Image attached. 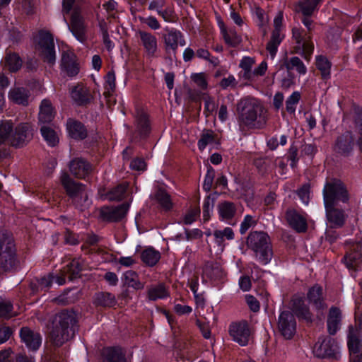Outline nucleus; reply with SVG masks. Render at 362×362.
<instances>
[{
    "label": "nucleus",
    "mask_w": 362,
    "mask_h": 362,
    "mask_svg": "<svg viewBox=\"0 0 362 362\" xmlns=\"http://www.w3.org/2000/svg\"><path fill=\"white\" fill-rule=\"evenodd\" d=\"M77 317L72 310L64 309L54 315L48 320L47 339L55 348L62 346L75 336Z\"/></svg>",
    "instance_id": "obj_1"
},
{
    "label": "nucleus",
    "mask_w": 362,
    "mask_h": 362,
    "mask_svg": "<svg viewBox=\"0 0 362 362\" xmlns=\"http://www.w3.org/2000/svg\"><path fill=\"white\" fill-rule=\"evenodd\" d=\"M33 138V129L29 123H21L14 127L12 120H0V158L11 154V147L21 148Z\"/></svg>",
    "instance_id": "obj_2"
},
{
    "label": "nucleus",
    "mask_w": 362,
    "mask_h": 362,
    "mask_svg": "<svg viewBox=\"0 0 362 362\" xmlns=\"http://www.w3.org/2000/svg\"><path fill=\"white\" fill-rule=\"evenodd\" d=\"M240 126L261 128L265 124V110L260 103L254 98H245L237 104Z\"/></svg>",
    "instance_id": "obj_3"
},
{
    "label": "nucleus",
    "mask_w": 362,
    "mask_h": 362,
    "mask_svg": "<svg viewBox=\"0 0 362 362\" xmlns=\"http://www.w3.org/2000/svg\"><path fill=\"white\" fill-rule=\"evenodd\" d=\"M247 247L255 252L259 261L267 264L272 259L273 252L269 235L262 231H252L247 238Z\"/></svg>",
    "instance_id": "obj_4"
},
{
    "label": "nucleus",
    "mask_w": 362,
    "mask_h": 362,
    "mask_svg": "<svg viewBox=\"0 0 362 362\" xmlns=\"http://www.w3.org/2000/svg\"><path fill=\"white\" fill-rule=\"evenodd\" d=\"M19 266L16 248L11 234L0 236V269L4 272L15 271Z\"/></svg>",
    "instance_id": "obj_5"
},
{
    "label": "nucleus",
    "mask_w": 362,
    "mask_h": 362,
    "mask_svg": "<svg viewBox=\"0 0 362 362\" xmlns=\"http://www.w3.org/2000/svg\"><path fill=\"white\" fill-rule=\"evenodd\" d=\"M323 199L325 204H337L339 202L346 203L349 199V194L341 180L329 178L323 189Z\"/></svg>",
    "instance_id": "obj_6"
},
{
    "label": "nucleus",
    "mask_w": 362,
    "mask_h": 362,
    "mask_svg": "<svg viewBox=\"0 0 362 362\" xmlns=\"http://www.w3.org/2000/svg\"><path fill=\"white\" fill-rule=\"evenodd\" d=\"M60 180L66 195L76 207L87 201L88 194L86 192V186L85 185L74 180L67 173H64L61 175Z\"/></svg>",
    "instance_id": "obj_7"
},
{
    "label": "nucleus",
    "mask_w": 362,
    "mask_h": 362,
    "mask_svg": "<svg viewBox=\"0 0 362 362\" xmlns=\"http://www.w3.org/2000/svg\"><path fill=\"white\" fill-rule=\"evenodd\" d=\"M35 49L39 51L44 62L53 65L56 61L54 42L52 35L46 30H40L35 37Z\"/></svg>",
    "instance_id": "obj_8"
},
{
    "label": "nucleus",
    "mask_w": 362,
    "mask_h": 362,
    "mask_svg": "<svg viewBox=\"0 0 362 362\" xmlns=\"http://www.w3.org/2000/svg\"><path fill=\"white\" fill-rule=\"evenodd\" d=\"M292 36L296 44L294 52L301 54L306 61L310 62L314 49L311 33L300 28H293Z\"/></svg>",
    "instance_id": "obj_9"
},
{
    "label": "nucleus",
    "mask_w": 362,
    "mask_h": 362,
    "mask_svg": "<svg viewBox=\"0 0 362 362\" xmlns=\"http://www.w3.org/2000/svg\"><path fill=\"white\" fill-rule=\"evenodd\" d=\"M313 351L317 358H334L338 351L337 343L329 336L320 337L315 344Z\"/></svg>",
    "instance_id": "obj_10"
},
{
    "label": "nucleus",
    "mask_w": 362,
    "mask_h": 362,
    "mask_svg": "<svg viewBox=\"0 0 362 362\" xmlns=\"http://www.w3.org/2000/svg\"><path fill=\"white\" fill-rule=\"evenodd\" d=\"M68 26L69 30L78 41L84 42L87 40L86 25L79 6H74Z\"/></svg>",
    "instance_id": "obj_11"
},
{
    "label": "nucleus",
    "mask_w": 362,
    "mask_h": 362,
    "mask_svg": "<svg viewBox=\"0 0 362 362\" xmlns=\"http://www.w3.org/2000/svg\"><path fill=\"white\" fill-rule=\"evenodd\" d=\"M228 332L232 339L240 346L248 344L251 329L246 320L232 322L229 326Z\"/></svg>",
    "instance_id": "obj_12"
},
{
    "label": "nucleus",
    "mask_w": 362,
    "mask_h": 362,
    "mask_svg": "<svg viewBox=\"0 0 362 362\" xmlns=\"http://www.w3.org/2000/svg\"><path fill=\"white\" fill-rule=\"evenodd\" d=\"M278 329L286 339H291L296 332V321L293 314L289 311L281 313L278 320Z\"/></svg>",
    "instance_id": "obj_13"
},
{
    "label": "nucleus",
    "mask_w": 362,
    "mask_h": 362,
    "mask_svg": "<svg viewBox=\"0 0 362 362\" xmlns=\"http://www.w3.org/2000/svg\"><path fill=\"white\" fill-rule=\"evenodd\" d=\"M355 146L353 134L351 132H345L335 140L333 150L337 155L347 157L351 155Z\"/></svg>",
    "instance_id": "obj_14"
},
{
    "label": "nucleus",
    "mask_w": 362,
    "mask_h": 362,
    "mask_svg": "<svg viewBox=\"0 0 362 362\" xmlns=\"http://www.w3.org/2000/svg\"><path fill=\"white\" fill-rule=\"evenodd\" d=\"M285 218L289 226L297 233H305L308 230L306 214L300 213L293 208H288L285 213Z\"/></svg>",
    "instance_id": "obj_15"
},
{
    "label": "nucleus",
    "mask_w": 362,
    "mask_h": 362,
    "mask_svg": "<svg viewBox=\"0 0 362 362\" xmlns=\"http://www.w3.org/2000/svg\"><path fill=\"white\" fill-rule=\"evenodd\" d=\"M129 208L128 203H123L117 206H105L100 211V216L103 221L118 222L124 218Z\"/></svg>",
    "instance_id": "obj_16"
},
{
    "label": "nucleus",
    "mask_w": 362,
    "mask_h": 362,
    "mask_svg": "<svg viewBox=\"0 0 362 362\" xmlns=\"http://www.w3.org/2000/svg\"><path fill=\"white\" fill-rule=\"evenodd\" d=\"M167 33L163 35L165 49L167 53L173 52L176 56L178 45L185 46L186 42L182 33L175 29L166 30Z\"/></svg>",
    "instance_id": "obj_17"
},
{
    "label": "nucleus",
    "mask_w": 362,
    "mask_h": 362,
    "mask_svg": "<svg viewBox=\"0 0 362 362\" xmlns=\"http://www.w3.org/2000/svg\"><path fill=\"white\" fill-rule=\"evenodd\" d=\"M20 338L22 342L25 344L26 347L32 351H35L39 349L42 344V336L29 327H23L19 332Z\"/></svg>",
    "instance_id": "obj_18"
},
{
    "label": "nucleus",
    "mask_w": 362,
    "mask_h": 362,
    "mask_svg": "<svg viewBox=\"0 0 362 362\" xmlns=\"http://www.w3.org/2000/svg\"><path fill=\"white\" fill-rule=\"evenodd\" d=\"M136 132L141 139H146L151 133V124L147 113L137 107L135 111Z\"/></svg>",
    "instance_id": "obj_19"
},
{
    "label": "nucleus",
    "mask_w": 362,
    "mask_h": 362,
    "mask_svg": "<svg viewBox=\"0 0 362 362\" xmlns=\"http://www.w3.org/2000/svg\"><path fill=\"white\" fill-rule=\"evenodd\" d=\"M70 173L76 178L84 179L92 171V165L86 159L75 158L69 162Z\"/></svg>",
    "instance_id": "obj_20"
},
{
    "label": "nucleus",
    "mask_w": 362,
    "mask_h": 362,
    "mask_svg": "<svg viewBox=\"0 0 362 362\" xmlns=\"http://www.w3.org/2000/svg\"><path fill=\"white\" fill-rule=\"evenodd\" d=\"M61 66L67 76L73 77L79 72V64L74 53L71 52H63L61 59Z\"/></svg>",
    "instance_id": "obj_21"
},
{
    "label": "nucleus",
    "mask_w": 362,
    "mask_h": 362,
    "mask_svg": "<svg viewBox=\"0 0 362 362\" xmlns=\"http://www.w3.org/2000/svg\"><path fill=\"white\" fill-rule=\"evenodd\" d=\"M337 204H325L327 221L334 227L341 228L345 223L346 215L344 210L336 207Z\"/></svg>",
    "instance_id": "obj_22"
},
{
    "label": "nucleus",
    "mask_w": 362,
    "mask_h": 362,
    "mask_svg": "<svg viewBox=\"0 0 362 362\" xmlns=\"http://www.w3.org/2000/svg\"><path fill=\"white\" fill-rule=\"evenodd\" d=\"M71 96L73 100L79 106H86L91 103L93 100V96L89 89L79 84L72 88Z\"/></svg>",
    "instance_id": "obj_23"
},
{
    "label": "nucleus",
    "mask_w": 362,
    "mask_h": 362,
    "mask_svg": "<svg viewBox=\"0 0 362 362\" xmlns=\"http://www.w3.org/2000/svg\"><path fill=\"white\" fill-rule=\"evenodd\" d=\"M307 298L309 303L317 310H324L327 307L323 297L322 287L318 284L314 285L308 290Z\"/></svg>",
    "instance_id": "obj_24"
},
{
    "label": "nucleus",
    "mask_w": 362,
    "mask_h": 362,
    "mask_svg": "<svg viewBox=\"0 0 362 362\" xmlns=\"http://www.w3.org/2000/svg\"><path fill=\"white\" fill-rule=\"evenodd\" d=\"M291 308L294 314L298 317L307 322L312 321V313L309 308L305 304L303 297L295 296L291 300Z\"/></svg>",
    "instance_id": "obj_25"
},
{
    "label": "nucleus",
    "mask_w": 362,
    "mask_h": 362,
    "mask_svg": "<svg viewBox=\"0 0 362 362\" xmlns=\"http://www.w3.org/2000/svg\"><path fill=\"white\" fill-rule=\"evenodd\" d=\"M69 136L76 140H83L87 136V129L81 122L69 118L66 122Z\"/></svg>",
    "instance_id": "obj_26"
},
{
    "label": "nucleus",
    "mask_w": 362,
    "mask_h": 362,
    "mask_svg": "<svg viewBox=\"0 0 362 362\" xmlns=\"http://www.w3.org/2000/svg\"><path fill=\"white\" fill-rule=\"evenodd\" d=\"M341 312L337 307H331L327 316V325L329 334L334 335L340 327Z\"/></svg>",
    "instance_id": "obj_27"
},
{
    "label": "nucleus",
    "mask_w": 362,
    "mask_h": 362,
    "mask_svg": "<svg viewBox=\"0 0 362 362\" xmlns=\"http://www.w3.org/2000/svg\"><path fill=\"white\" fill-rule=\"evenodd\" d=\"M141 42L149 57L154 56L157 51V39L156 36L150 33L140 30L139 32Z\"/></svg>",
    "instance_id": "obj_28"
},
{
    "label": "nucleus",
    "mask_w": 362,
    "mask_h": 362,
    "mask_svg": "<svg viewBox=\"0 0 362 362\" xmlns=\"http://www.w3.org/2000/svg\"><path fill=\"white\" fill-rule=\"evenodd\" d=\"M54 117V113L51 102L49 100H43L40 107L38 115L39 122L42 125L49 124Z\"/></svg>",
    "instance_id": "obj_29"
},
{
    "label": "nucleus",
    "mask_w": 362,
    "mask_h": 362,
    "mask_svg": "<svg viewBox=\"0 0 362 362\" xmlns=\"http://www.w3.org/2000/svg\"><path fill=\"white\" fill-rule=\"evenodd\" d=\"M8 97L13 103L27 106L28 105L30 91L25 88L15 87L10 90Z\"/></svg>",
    "instance_id": "obj_30"
},
{
    "label": "nucleus",
    "mask_w": 362,
    "mask_h": 362,
    "mask_svg": "<svg viewBox=\"0 0 362 362\" xmlns=\"http://www.w3.org/2000/svg\"><path fill=\"white\" fill-rule=\"evenodd\" d=\"M361 346V339L359 331L353 326L349 327L348 330V347L351 354H358Z\"/></svg>",
    "instance_id": "obj_31"
},
{
    "label": "nucleus",
    "mask_w": 362,
    "mask_h": 362,
    "mask_svg": "<svg viewBox=\"0 0 362 362\" xmlns=\"http://www.w3.org/2000/svg\"><path fill=\"white\" fill-rule=\"evenodd\" d=\"M236 205L229 201L220 202L218 205L219 216L223 221H229L232 220L236 214Z\"/></svg>",
    "instance_id": "obj_32"
},
{
    "label": "nucleus",
    "mask_w": 362,
    "mask_h": 362,
    "mask_svg": "<svg viewBox=\"0 0 362 362\" xmlns=\"http://www.w3.org/2000/svg\"><path fill=\"white\" fill-rule=\"evenodd\" d=\"M103 362H127L125 354L120 348L107 347L103 351Z\"/></svg>",
    "instance_id": "obj_33"
},
{
    "label": "nucleus",
    "mask_w": 362,
    "mask_h": 362,
    "mask_svg": "<svg viewBox=\"0 0 362 362\" xmlns=\"http://www.w3.org/2000/svg\"><path fill=\"white\" fill-rule=\"evenodd\" d=\"M281 67H285L288 73L293 70H296L300 75H304L307 72L305 65L298 57L286 58L281 65Z\"/></svg>",
    "instance_id": "obj_34"
},
{
    "label": "nucleus",
    "mask_w": 362,
    "mask_h": 362,
    "mask_svg": "<svg viewBox=\"0 0 362 362\" xmlns=\"http://www.w3.org/2000/svg\"><path fill=\"white\" fill-rule=\"evenodd\" d=\"M82 264L79 259H74L62 269V274H66L69 281H73L81 276Z\"/></svg>",
    "instance_id": "obj_35"
},
{
    "label": "nucleus",
    "mask_w": 362,
    "mask_h": 362,
    "mask_svg": "<svg viewBox=\"0 0 362 362\" xmlns=\"http://www.w3.org/2000/svg\"><path fill=\"white\" fill-rule=\"evenodd\" d=\"M93 303L96 306L113 307L117 304L114 294L109 292H99L95 295Z\"/></svg>",
    "instance_id": "obj_36"
},
{
    "label": "nucleus",
    "mask_w": 362,
    "mask_h": 362,
    "mask_svg": "<svg viewBox=\"0 0 362 362\" xmlns=\"http://www.w3.org/2000/svg\"><path fill=\"white\" fill-rule=\"evenodd\" d=\"M221 32L226 44H227L229 47H236L241 43L242 38L237 34L235 30H227L223 24L221 27Z\"/></svg>",
    "instance_id": "obj_37"
},
{
    "label": "nucleus",
    "mask_w": 362,
    "mask_h": 362,
    "mask_svg": "<svg viewBox=\"0 0 362 362\" xmlns=\"http://www.w3.org/2000/svg\"><path fill=\"white\" fill-rule=\"evenodd\" d=\"M169 296V292L163 283L153 285L148 288V298L150 300H156Z\"/></svg>",
    "instance_id": "obj_38"
},
{
    "label": "nucleus",
    "mask_w": 362,
    "mask_h": 362,
    "mask_svg": "<svg viewBox=\"0 0 362 362\" xmlns=\"http://www.w3.org/2000/svg\"><path fill=\"white\" fill-rule=\"evenodd\" d=\"M356 244L353 245L352 250L344 257L345 264L349 269H356L361 262L362 251L355 249Z\"/></svg>",
    "instance_id": "obj_39"
},
{
    "label": "nucleus",
    "mask_w": 362,
    "mask_h": 362,
    "mask_svg": "<svg viewBox=\"0 0 362 362\" xmlns=\"http://www.w3.org/2000/svg\"><path fill=\"white\" fill-rule=\"evenodd\" d=\"M4 64L10 71L16 72L21 67L22 59L18 54L9 52L6 54Z\"/></svg>",
    "instance_id": "obj_40"
},
{
    "label": "nucleus",
    "mask_w": 362,
    "mask_h": 362,
    "mask_svg": "<svg viewBox=\"0 0 362 362\" xmlns=\"http://www.w3.org/2000/svg\"><path fill=\"white\" fill-rule=\"evenodd\" d=\"M141 258L144 264L149 267H153L159 261L160 254L153 248L149 247L141 252Z\"/></svg>",
    "instance_id": "obj_41"
},
{
    "label": "nucleus",
    "mask_w": 362,
    "mask_h": 362,
    "mask_svg": "<svg viewBox=\"0 0 362 362\" xmlns=\"http://www.w3.org/2000/svg\"><path fill=\"white\" fill-rule=\"evenodd\" d=\"M322 0H303L298 4L296 11L303 16L312 15L318 4Z\"/></svg>",
    "instance_id": "obj_42"
},
{
    "label": "nucleus",
    "mask_w": 362,
    "mask_h": 362,
    "mask_svg": "<svg viewBox=\"0 0 362 362\" xmlns=\"http://www.w3.org/2000/svg\"><path fill=\"white\" fill-rule=\"evenodd\" d=\"M153 197L163 209L168 211L172 209L173 203L170 197L165 190L159 188L154 194Z\"/></svg>",
    "instance_id": "obj_43"
},
{
    "label": "nucleus",
    "mask_w": 362,
    "mask_h": 362,
    "mask_svg": "<svg viewBox=\"0 0 362 362\" xmlns=\"http://www.w3.org/2000/svg\"><path fill=\"white\" fill-rule=\"evenodd\" d=\"M281 40L282 37L281 36V33H279L278 29H274L272 33L271 38L266 47L267 50L269 52L272 57H274L276 55L278 46L280 45Z\"/></svg>",
    "instance_id": "obj_44"
},
{
    "label": "nucleus",
    "mask_w": 362,
    "mask_h": 362,
    "mask_svg": "<svg viewBox=\"0 0 362 362\" xmlns=\"http://www.w3.org/2000/svg\"><path fill=\"white\" fill-rule=\"evenodd\" d=\"M124 284L129 287H132L136 290L144 288V284L139 281L136 272L132 270L127 271L124 274Z\"/></svg>",
    "instance_id": "obj_45"
},
{
    "label": "nucleus",
    "mask_w": 362,
    "mask_h": 362,
    "mask_svg": "<svg viewBox=\"0 0 362 362\" xmlns=\"http://www.w3.org/2000/svg\"><path fill=\"white\" fill-rule=\"evenodd\" d=\"M255 61L253 58L250 57H245L242 59L240 63V66L242 68L243 72L241 76L248 81H252V67L255 64Z\"/></svg>",
    "instance_id": "obj_46"
},
{
    "label": "nucleus",
    "mask_w": 362,
    "mask_h": 362,
    "mask_svg": "<svg viewBox=\"0 0 362 362\" xmlns=\"http://www.w3.org/2000/svg\"><path fill=\"white\" fill-rule=\"evenodd\" d=\"M40 132L44 139L51 146H56L59 142L58 136L55 131L48 125H42Z\"/></svg>",
    "instance_id": "obj_47"
},
{
    "label": "nucleus",
    "mask_w": 362,
    "mask_h": 362,
    "mask_svg": "<svg viewBox=\"0 0 362 362\" xmlns=\"http://www.w3.org/2000/svg\"><path fill=\"white\" fill-rule=\"evenodd\" d=\"M316 66L320 71L322 78L326 79L330 76L331 63L329 61L322 55L317 56L316 58Z\"/></svg>",
    "instance_id": "obj_48"
},
{
    "label": "nucleus",
    "mask_w": 362,
    "mask_h": 362,
    "mask_svg": "<svg viewBox=\"0 0 362 362\" xmlns=\"http://www.w3.org/2000/svg\"><path fill=\"white\" fill-rule=\"evenodd\" d=\"M127 188V182H123L118 185L117 187H114L107 194L108 199L111 201H119L122 199Z\"/></svg>",
    "instance_id": "obj_49"
},
{
    "label": "nucleus",
    "mask_w": 362,
    "mask_h": 362,
    "mask_svg": "<svg viewBox=\"0 0 362 362\" xmlns=\"http://www.w3.org/2000/svg\"><path fill=\"white\" fill-rule=\"evenodd\" d=\"M206 275L211 279H217L223 276V271L220 265L217 263H208L206 264L204 269Z\"/></svg>",
    "instance_id": "obj_50"
},
{
    "label": "nucleus",
    "mask_w": 362,
    "mask_h": 362,
    "mask_svg": "<svg viewBox=\"0 0 362 362\" xmlns=\"http://www.w3.org/2000/svg\"><path fill=\"white\" fill-rule=\"evenodd\" d=\"M13 305L9 300H0V317L9 319L14 315L13 313Z\"/></svg>",
    "instance_id": "obj_51"
},
{
    "label": "nucleus",
    "mask_w": 362,
    "mask_h": 362,
    "mask_svg": "<svg viewBox=\"0 0 362 362\" xmlns=\"http://www.w3.org/2000/svg\"><path fill=\"white\" fill-rule=\"evenodd\" d=\"M214 235L216 242L221 244L223 242L224 238L227 240H232L234 238V233L231 228L226 227L223 230H216L214 232Z\"/></svg>",
    "instance_id": "obj_52"
},
{
    "label": "nucleus",
    "mask_w": 362,
    "mask_h": 362,
    "mask_svg": "<svg viewBox=\"0 0 362 362\" xmlns=\"http://www.w3.org/2000/svg\"><path fill=\"white\" fill-rule=\"evenodd\" d=\"M214 141V135L212 131H206L204 132L202 136L200 139L198 141V146L199 150L202 151L204 150L206 146L209 144H212Z\"/></svg>",
    "instance_id": "obj_53"
},
{
    "label": "nucleus",
    "mask_w": 362,
    "mask_h": 362,
    "mask_svg": "<svg viewBox=\"0 0 362 362\" xmlns=\"http://www.w3.org/2000/svg\"><path fill=\"white\" fill-rule=\"evenodd\" d=\"M300 94L298 92H293L286 101V108L288 112L293 113L296 110L295 105L299 102Z\"/></svg>",
    "instance_id": "obj_54"
},
{
    "label": "nucleus",
    "mask_w": 362,
    "mask_h": 362,
    "mask_svg": "<svg viewBox=\"0 0 362 362\" xmlns=\"http://www.w3.org/2000/svg\"><path fill=\"white\" fill-rule=\"evenodd\" d=\"M215 177L214 169L209 166L207 169V173L204 178L203 189L206 192H209L212 187V184Z\"/></svg>",
    "instance_id": "obj_55"
},
{
    "label": "nucleus",
    "mask_w": 362,
    "mask_h": 362,
    "mask_svg": "<svg viewBox=\"0 0 362 362\" xmlns=\"http://www.w3.org/2000/svg\"><path fill=\"white\" fill-rule=\"evenodd\" d=\"M214 200L211 199L210 196H207L203 204V219L204 222H206L210 218V211L214 207Z\"/></svg>",
    "instance_id": "obj_56"
},
{
    "label": "nucleus",
    "mask_w": 362,
    "mask_h": 362,
    "mask_svg": "<svg viewBox=\"0 0 362 362\" xmlns=\"http://www.w3.org/2000/svg\"><path fill=\"white\" fill-rule=\"evenodd\" d=\"M254 165L257 168L259 173L264 175L269 165V160L267 158H257L254 160Z\"/></svg>",
    "instance_id": "obj_57"
},
{
    "label": "nucleus",
    "mask_w": 362,
    "mask_h": 362,
    "mask_svg": "<svg viewBox=\"0 0 362 362\" xmlns=\"http://www.w3.org/2000/svg\"><path fill=\"white\" fill-rule=\"evenodd\" d=\"M192 81L199 86L200 88L205 90L207 88V81L206 79V75L204 73L194 74L192 75Z\"/></svg>",
    "instance_id": "obj_58"
},
{
    "label": "nucleus",
    "mask_w": 362,
    "mask_h": 362,
    "mask_svg": "<svg viewBox=\"0 0 362 362\" xmlns=\"http://www.w3.org/2000/svg\"><path fill=\"white\" fill-rule=\"evenodd\" d=\"M296 193L303 203L308 204L310 199V185H303L296 191Z\"/></svg>",
    "instance_id": "obj_59"
},
{
    "label": "nucleus",
    "mask_w": 362,
    "mask_h": 362,
    "mask_svg": "<svg viewBox=\"0 0 362 362\" xmlns=\"http://www.w3.org/2000/svg\"><path fill=\"white\" fill-rule=\"evenodd\" d=\"M158 14L165 21L173 22L174 21V10L170 6L164 7L158 11Z\"/></svg>",
    "instance_id": "obj_60"
},
{
    "label": "nucleus",
    "mask_w": 362,
    "mask_h": 362,
    "mask_svg": "<svg viewBox=\"0 0 362 362\" xmlns=\"http://www.w3.org/2000/svg\"><path fill=\"white\" fill-rule=\"evenodd\" d=\"M38 281L37 286L41 288V291L46 292L52 284V276L49 274L40 279H36Z\"/></svg>",
    "instance_id": "obj_61"
},
{
    "label": "nucleus",
    "mask_w": 362,
    "mask_h": 362,
    "mask_svg": "<svg viewBox=\"0 0 362 362\" xmlns=\"http://www.w3.org/2000/svg\"><path fill=\"white\" fill-rule=\"evenodd\" d=\"M13 333L12 328L8 326H0V344L8 341Z\"/></svg>",
    "instance_id": "obj_62"
},
{
    "label": "nucleus",
    "mask_w": 362,
    "mask_h": 362,
    "mask_svg": "<svg viewBox=\"0 0 362 362\" xmlns=\"http://www.w3.org/2000/svg\"><path fill=\"white\" fill-rule=\"evenodd\" d=\"M256 222L253 220V218L250 215H247L245 216L244 220L241 223L240 232L241 234H245L246 231L252 226L255 225Z\"/></svg>",
    "instance_id": "obj_63"
},
{
    "label": "nucleus",
    "mask_w": 362,
    "mask_h": 362,
    "mask_svg": "<svg viewBox=\"0 0 362 362\" xmlns=\"http://www.w3.org/2000/svg\"><path fill=\"white\" fill-rule=\"evenodd\" d=\"M200 214V209L199 208L190 209L187 214L185 216L184 223L186 225L191 224L193 223L196 217Z\"/></svg>",
    "instance_id": "obj_64"
}]
</instances>
